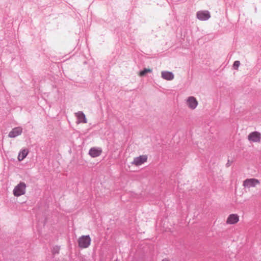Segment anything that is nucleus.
<instances>
[{"label":"nucleus","instance_id":"obj_1","mask_svg":"<svg viewBox=\"0 0 261 261\" xmlns=\"http://www.w3.org/2000/svg\"><path fill=\"white\" fill-rule=\"evenodd\" d=\"M91 239L89 235H83L77 240L78 246L81 249L88 248L91 245Z\"/></svg>","mask_w":261,"mask_h":261},{"label":"nucleus","instance_id":"obj_2","mask_svg":"<svg viewBox=\"0 0 261 261\" xmlns=\"http://www.w3.org/2000/svg\"><path fill=\"white\" fill-rule=\"evenodd\" d=\"M26 187V184L24 182H19L14 187L13 190V193L14 195L16 197H19L25 194Z\"/></svg>","mask_w":261,"mask_h":261},{"label":"nucleus","instance_id":"obj_3","mask_svg":"<svg viewBox=\"0 0 261 261\" xmlns=\"http://www.w3.org/2000/svg\"><path fill=\"white\" fill-rule=\"evenodd\" d=\"M260 184L259 180L256 178L246 179L243 181V186L248 189L255 188Z\"/></svg>","mask_w":261,"mask_h":261},{"label":"nucleus","instance_id":"obj_4","mask_svg":"<svg viewBox=\"0 0 261 261\" xmlns=\"http://www.w3.org/2000/svg\"><path fill=\"white\" fill-rule=\"evenodd\" d=\"M148 159V156L146 154L139 155L134 158L131 164L135 166H140L146 163Z\"/></svg>","mask_w":261,"mask_h":261},{"label":"nucleus","instance_id":"obj_5","mask_svg":"<svg viewBox=\"0 0 261 261\" xmlns=\"http://www.w3.org/2000/svg\"><path fill=\"white\" fill-rule=\"evenodd\" d=\"M187 107L191 110H194L198 105V101L194 96H189L186 100Z\"/></svg>","mask_w":261,"mask_h":261},{"label":"nucleus","instance_id":"obj_6","mask_svg":"<svg viewBox=\"0 0 261 261\" xmlns=\"http://www.w3.org/2000/svg\"><path fill=\"white\" fill-rule=\"evenodd\" d=\"M248 140L250 142L259 143L261 141V134L258 132H253L248 136Z\"/></svg>","mask_w":261,"mask_h":261},{"label":"nucleus","instance_id":"obj_7","mask_svg":"<svg viewBox=\"0 0 261 261\" xmlns=\"http://www.w3.org/2000/svg\"><path fill=\"white\" fill-rule=\"evenodd\" d=\"M240 220V217L237 214H231L228 215L226 220V224L227 225H235Z\"/></svg>","mask_w":261,"mask_h":261},{"label":"nucleus","instance_id":"obj_8","mask_svg":"<svg viewBox=\"0 0 261 261\" xmlns=\"http://www.w3.org/2000/svg\"><path fill=\"white\" fill-rule=\"evenodd\" d=\"M197 18L200 20H207L211 17V14L208 11H199L196 13Z\"/></svg>","mask_w":261,"mask_h":261},{"label":"nucleus","instance_id":"obj_9","mask_svg":"<svg viewBox=\"0 0 261 261\" xmlns=\"http://www.w3.org/2000/svg\"><path fill=\"white\" fill-rule=\"evenodd\" d=\"M102 150L100 147H93L89 151V154L92 158H96L101 155Z\"/></svg>","mask_w":261,"mask_h":261},{"label":"nucleus","instance_id":"obj_10","mask_svg":"<svg viewBox=\"0 0 261 261\" xmlns=\"http://www.w3.org/2000/svg\"><path fill=\"white\" fill-rule=\"evenodd\" d=\"M75 116L77 119V123H87V120L86 118L85 114L81 111H79L78 112L75 114Z\"/></svg>","mask_w":261,"mask_h":261},{"label":"nucleus","instance_id":"obj_11","mask_svg":"<svg viewBox=\"0 0 261 261\" xmlns=\"http://www.w3.org/2000/svg\"><path fill=\"white\" fill-rule=\"evenodd\" d=\"M22 129L20 127H17L13 128L9 134L10 138H15L21 134Z\"/></svg>","mask_w":261,"mask_h":261},{"label":"nucleus","instance_id":"obj_12","mask_svg":"<svg viewBox=\"0 0 261 261\" xmlns=\"http://www.w3.org/2000/svg\"><path fill=\"white\" fill-rule=\"evenodd\" d=\"M162 77L168 81L172 80L174 79V74L169 71H162L161 73Z\"/></svg>","mask_w":261,"mask_h":261},{"label":"nucleus","instance_id":"obj_13","mask_svg":"<svg viewBox=\"0 0 261 261\" xmlns=\"http://www.w3.org/2000/svg\"><path fill=\"white\" fill-rule=\"evenodd\" d=\"M29 150L27 149H23L18 153V160L19 161H22L28 154Z\"/></svg>","mask_w":261,"mask_h":261},{"label":"nucleus","instance_id":"obj_14","mask_svg":"<svg viewBox=\"0 0 261 261\" xmlns=\"http://www.w3.org/2000/svg\"><path fill=\"white\" fill-rule=\"evenodd\" d=\"M152 70L150 68H145L143 70L139 72L138 73V75L140 76H144L146 75V74L148 73H151L152 72Z\"/></svg>","mask_w":261,"mask_h":261},{"label":"nucleus","instance_id":"obj_15","mask_svg":"<svg viewBox=\"0 0 261 261\" xmlns=\"http://www.w3.org/2000/svg\"><path fill=\"white\" fill-rule=\"evenodd\" d=\"M240 63L239 61H236L233 65V67L234 69H238L239 66H240Z\"/></svg>","mask_w":261,"mask_h":261},{"label":"nucleus","instance_id":"obj_16","mask_svg":"<svg viewBox=\"0 0 261 261\" xmlns=\"http://www.w3.org/2000/svg\"><path fill=\"white\" fill-rule=\"evenodd\" d=\"M162 261H170V260L168 258H165L162 259Z\"/></svg>","mask_w":261,"mask_h":261}]
</instances>
